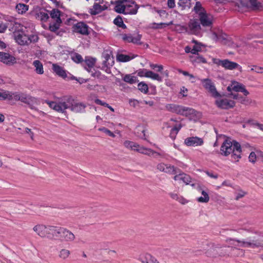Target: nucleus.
Listing matches in <instances>:
<instances>
[{
  "mask_svg": "<svg viewBox=\"0 0 263 263\" xmlns=\"http://www.w3.org/2000/svg\"><path fill=\"white\" fill-rule=\"evenodd\" d=\"M46 102L51 108L62 113L67 109H70L75 113H83L86 107L84 103L75 101L72 96L64 97L58 102L46 101Z\"/></svg>",
  "mask_w": 263,
  "mask_h": 263,
  "instance_id": "nucleus-1",
  "label": "nucleus"
},
{
  "mask_svg": "<svg viewBox=\"0 0 263 263\" xmlns=\"http://www.w3.org/2000/svg\"><path fill=\"white\" fill-rule=\"evenodd\" d=\"M241 147L238 142L233 140L231 141L226 140L220 147V154L224 156L231 154L232 159L238 162L241 158Z\"/></svg>",
  "mask_w": 263,
  "mask_h": 263,
  "instance_id": "nucleus-2",
  "label": "nucleus"
},
{
  "mask_svg": "<svg viewBox=\"0 0 263 263\" xmlns=\"http://www.w3.org/2000/svg\"><path fill=\"white\" fill-rule=\"evenodd\" d=\"M226 241L228 242L230 241H236L238 243L237 246L240 247L251 248L253 249L263 247V239L261 238L256 239L255 237L253 238L250 237L246 240H240L236 239L228 238Z\"/></svg>",
  "mask_w": 263,
  "mask_h": 263,
  "instance_id": "nucleus-3",
  "label": "nucleus"
},
{
  "mask_svg": "<svg viewBox=\"0 0 263 263\" xmlns=\"http://www.w3.org/2000/svg\"><path fill=\"white\" fill-rule=\"evenodd\" d=\"M213 62L218 66H221L225 69L232 70L235 69L241 70V67L237 63L231 61L228 59L220 60L213 59Z\"/></svg>",
  "mask_w": 263,
  "mask_h": 263,
  "instance_id": "nucleus-4",
  "label": "nucleus"
},
{
  "mask_svg": "<svg viewBox=\"0 0 263 263\" xmlns=\"http://www.w3.org/2000/svg\"><path fill=\"white\" fill-rule=\"evenodd\" d=\"M203 87L210 92L214 98L220 97L219 93L217 91L215 86L212 81L210 79L201 80Z\"/></svg>",
  "mask_w": 263,
  "mask_h": 263,
  "instance_id": "nucleus-5",
  "label": "nucleus"
},
{
  "mask_svg": "<svg viewBox=\"0 0 263 263\" xmlns=\"http://www.w3.org/2000/svg\"><path fill=\"white\" fill-rule=\"evenodd\" d=\"M198 20L203 27L211 28L213 24V16L206 12L200 13L198 15Z\"/></svg>",
  "mask_w": 263,
  "mask_h": 263,
  "instance_id": "nucleus-6",
  "label": "nucleus"
},
{
  "mask_svg": "<svg viewBox=\"0 0 263 263\" xmlns=\"http://www.w3.org/2000/svg\"><path fill=\"white\" fill-rule=\"evenodd\" d=\"M157 169L160 172L165 173L170 175H175L178 172V169L170 164L160 163L157 165Z\"/></svg>",
  "mask_w": 263,
  "mask_h": 263,
  "instance_id": "nucleus-7",
  "label": "nucleus"
},
{
  "mask_svg": "<svg viewBox=\"0 0 263 263\" xmlns=\"http://www.w3.org/2000/svg\"><path fill=\"white\" fill-rule=\"evenodd\" d=\"M188 28L190 33L192 34L197 35L201 32V24L197 18L190 20L188 24Z\"/></svg>",
  "mask_w": 263,
  "mask_h": 263,
  "instance_id": "nucleus-8",
  "label": "nucleus"
},
{
  "mask_svg": "<svg viewBox=\"0 0 263 263\" xmlns=\"http://www.w3.org/2000/svg\"><path fill=\"white\" fill-rule=\"evenodd\" d=\"M122 40L126 43H132L135 44L141 45V35L137 34H132L130 33L128 34H122Z\"/></svg>",
  "mask_w": 263,
  "mask_h": 263,
  "instance_id": "nucleus-9",
  "label": "nucleus"
},
{
  "mask_svg": "<svg viewBox=\"0 0 263 263\" xmlns=\"http://www.w3.org/2000/svg\"><path fill=\"white\" fill-rule=\"evenodd\" d=\"M0 62L7 65L11 66L16 63V59L8 52H0Z\"/></svg>",
  "mask_w": 263,
  "mask_h": 263,
  "instance_id": "nucleus-10",
  "label": "nucleus"
},
{
  "mask_svg": "<svg viewBox=\"0 0 263 263\" xmlns=\"http://www.w3.org/2000/svg\"><path fill=\"white\" fill-rule=\"evenodd\" d=\"M73 31L75 33L82 35H88V26L85 23L80 22L74 25L72 27Z\"/></svg>",
  "mask_w": 263,
  "mask_h": 263,
  "instance_id": "nucleus-11",
  "label": "nucleus"
},
{
  "mask_svg": "<svg viewBox=\"0 0 263 263\" xmlns=\"http://www.w3.org/2000/svg\"><path fill=\"white\" fill-rule=\"evenodd\" d=\"M227 89L228 91L232 90L236 92H241L246 96L249 93L243 84L236 81L232 82L231 86H228Z\"/></svg>",
  "mask_w": 263,
  "mask_h": 263,
  "instance_id": "nucleus-12",
  "label": "nucleus"
},
{
  "mask_svg": "<svg viewBox=\"0 0 263 263\" xmlns=\"http://www.w3.org/2000/svg\"><path fill=\"white\" fill-rule=\"evenodd\" d=\"M108 5H106V3L103 4V3H94L92 8L89 9V12L92 15H97L103 11L107 10L108 9Z\"/></svg>",
  "mask_w": 263,
  "mask_h": 263,
  "instance_id": "nucleus-13",
  "label": "nucleus"
},
{
  "mask_svg": "<svg viewBox=\"0 0 263 263\" xmlns=\"http://www.w3.org/2000/svg\"><path fill=\"white\" fill-rule=\"evenodd\" d=\"M215 104L218 107L221 109H229L235 106V102L233 100L227 99L217 100Z\"/></svg>",
  "mask_w": 263,
  "mask_h": 263,
  "instance_id": "nucleus-14",
  "label": "nucleus"
},
{
  "mask_svg": "<svg viewBox=\"0 0 263 263\" xmlns=\"http://www.w3.org/2000/svg\"><path fill=\"white\" fill-rule=\"evenodd\" d=\"M139 6L134 1L128 0L124 14L135 15L138 12Z\"/></svg>",
  "mask_w": 263,
  "mask_h": 263,
  "instance_id": "nucleus-15",
  "label": "nucleus"
},
{
  "mask_svg": "<svg viewBox=\"0 0 263 263\" xmlns=\"http://www.w3.org/2000/svg\"><path fill=\"white\" fill-rule=\"evenodd\" d=\"M184 143L188 146H201L203 144V140L198 137H191L186 138Z\"/></svg>",
  "mask_w": 263,
  "mask_h": 263,
  "instance_id": "nucleus-16",
  "label": "nucleus"
},
{
  "mask_svg": "<svg viewBox=\"0 0 263 263\" xmlns=\"http://www.w3.org/2000/svg\"><path fill=\"white\" fill-rule=\"evenodd\" d=\"M29 39V36L23 32H18L15 33V40L21 45H28Z\"/></svg>",
  "mask_w": 263,
  "mask_h": 263,
  "instance_id": "nucleus-17",
  "label": "nucleus"
},
{
  "mask_svg": "<svg viewBox=\"0 0 263 263\" xmlns=\"http://www.w3.org/2000/svg\"><path fill=\"white\" fill-rule=\"evenodd\" d=\"M173 178L175 181L179 182H182L186 184H190L192 182L191 177L184 173H179V174H176Z\"/></svg>",
  "mask_w": 263,
  "mask_h": 263,
  "instance_id": "nucleus-18",
  "label": "nucleus"
},
{
  "mask_svg": "<svg viewBox=\"0 0 263 263\" xmlns=\"http://www.w3.org/2000/svg\"><path fill=\"white\" fill-rule=\"evenodd\" d=\"M48 226H46L43 224H38L33 228L37 235L42 237H47Z\"/></svg>",
  "mask_w": 263,
  "mask_h": 263,
  "instance_id": "nucleus-19",
  "label": "nucleus"
},
{
  "mask_svg": "<svg viewBox=\"0 0 263 263\" xmlns=\"http://www.w3.org/2000/svg\"><path fill=\"white\" fill-rule=\"evenodd\" d=\"M128 0H117L115 2V10L119 13H125Z\"/></svg>",
  "mask_w": 263,
  "mask_h": 263,
  "instance_id": "nucleus-20",
  "label": "nucleus"
},
{
  "mask_svg": "<svg viewBox=\"0 0 263 263\" xmlns=\"http://www.w3.org/2000/svg\"><path fill=\"white\" fill-rule=\"evenodd\" d=\"M139 260L142 263H159L155 257L149 253H145L140 255Z\"/></svg>",
  "mask_w": 263,
  "mask_h": 263,
  "instance_id": "nucleus-21",
  "label": "nucleus"
},
{
  "mask_svg": "<svg viewBox=\"0 0 263 263\" xmlns=\"http://www.w3.org/2000/svg\"><path fill=\"white\" fill-rule=\"evenodd\" d=\"M182 113V114L181 116H185L190 119H192L194 117L197 116L198 112L192 108L183 106Z\"/></svg>",
  "mask_w": 263,
  "mask_h": 263,
  "instance_id": "nucleus-22",
  "label": "nucleus"
},
{
  "mask_svg": "<svg viewBox=\"0 0 263 263\" xmlns=\"http://www.w3.org/2000/svg\"><path fill=\"white\" fill-rule=\"evenodd\" d=\"M190 62L194 65L201 63L205 64L207 61L203 56L200 54L193 55L190 57Z\"/></svg>",
  "mask_w": 263,
  "mask_h": 263,
  "instance_id": "nucleus-23",
  "label": "nucleus"
},
{
  "mask_svg": "<svg viewBox=\"0 0 263 263\" xmlns=\"http://www.w3.org/2000/svg\"><path fill=\"white\" fill-rule=\"evenodd\" d=\"M52 69L57 75L63 79H65L67 77L66 71L57 64H52Z\"/></svg>",
  "mask_w": 263,
  "mask_h": 263,
  "instance_id": "nucleus-24",
  "label": "nucleus"
},
{
  "mask_svg": "<svg viewBox=\"0 0 263 263\" xmlns=\"http://www.w3.org/2000/svg\"><path fill=\"white\" fill-rule=\"evenodd\" d=\"M76 237L74 234L70 230L65 228L64 233L61 238V240L66 242H72L74 241Z\"/></svg>",
  "mask_w": 263,
  "mask_h": 263,
  "instance_id": "nucleus-25",
  "label": "nucleus"
},
{
  "mask_svg": "<svg viewBox=\"0 0 263 263\" xmlns=\"http://www.w3.org/2000/svg\"><path fill=\"white\" fill-rule=\"evenodd\" d=\"M12 100L21 101L25 103H28V100L26 95L17 92H12Z\"/></svg>",
  "mask_w": 263,
  "mask_h": 263,
  "instance_id": "nucleus-26",
  "label": "nucleus"
},
{
  "mask_svg": "<svg viewBox=\"0 0 263 263\" xmlns=\"http://www.w3.org/2000/svg\"><path fill=\"white\" fill-rule=\"evenodd\" d=\"M96 63V59L92 58H86L84 61V68L88 71L90 72L91 69L92 68Z\"/></svg>",
  "mask_w": 263,
  "mask_h": 263,
  "instance_id": "nucleus-27",
  "label": "nucleus"
},
{
  "mask_svg": "<svg viewBox=\"0 0 263 263\" xmlns=\"http://www.w3.org/2000/svg\"><path fill=\"white\" fill-rule=\"evenodd\" d=\"M137 152L144 155H146L148 156L153 155L154 154H156L157 155L160 156V154L157 152H155L153 149L151 148H145L142 146H140L139 145V147H138L137 149Z\"/></svg>",
  "mask_w": 263,
  "mask_h": 263,
  "instance_id": "nucleus-28",
  "label": "nucleus"
},
{
  "mask_svg": "<svg viewBox=\"0 0 263 263\" xmlns=\"http://www.w3.org/2000/svg\"><path fill=\"white\" fill-rule=\"evenodd\" d=\"M32 65L35 67V71L36 73L39 74L44 73L43 65L40 61L38 60L34 61Z\"/></svg>",
  "mask_w": 263,
  "mask_h": 263,
  "instance_id": "nucleus-29",
  "label": "nucleus"
},
{
  "mask_svg": "<svg viewBox=\"0 0 263 263\" xmlns=\"http://www.w3.org/2000/svg\"><path fill=\"white\" fill-rule=\"evenodd\" d=\"M249 3L253 10L263 11V5L257 0H249Z\"/></svg>",
  "mask_w": 263,
  "mask_h": 263,
  "instance_id": "nucleus-30",
  "label": "nucleus"
},
{
  "mask_svg": "<svg viewBox=\"0 0 263 263\" xmlns=\"http://www.w3.org/2000/svg\"><path fill=\"white\" fill-rule=\"evenodd\" d=\"M59 226H48L47 238H54L57 236V232Z\"/></svg>",
  "mask_w": 263,
  "mask_h": 263,
  "instance_id": "nucleus-31",
  "label": "nucleus"
},
{
  "mask_svg": "<svg viewBox=\"0 0 263 263\" xmlns=\"http://www.w3.org/2000/svg\"><path fill=\"white\" fill-rule=\"evenodd\" d=\"M145 77L150 78L153 80H157L160 82L162 81V78L159 76V74L150 70H148V71L145 72Z\"/></svg>",
  "mask_w": 263,
  "mask_h": 263,
  "instance_id": "nucleus-32",
  "label": "nucleus"
},
{
  "mask_svg": "<svg viewBox=\"0 0 263 263\" xmlns=\"http://www.w3.org/2000/svg\"><path fill=\"white\" fill-rule=\"evenodd\" d=\"M123 145L126 148L136 151H137V148L139 147L138 144L128 140L124 141Z\"/></svg>",
  "mask_w": 263,
  "mask_h": 263,
  "instance_id": "nucleus-33",
  "label": "nucleus"
},
{
  "mask_svg": "<svg viewBox=\"0 0 263 263\" xmlns=\"http://www.w3.org/2000/svg\"><path fill=\"white\" fill-rule=\"evenodd\" d=\"M50 16L53 21H62L61 19V11L58 9H53L50 12Z\"/></svg>",
  "mask_w": 263,
  "mask_h": 263,
  "instance_id": "nucleus-34",
  "label": "nucleus"
},
{
  "mask_svg": "<svg viewBox=\"0 0 263 263\" xmlns=\"http://www.w3.org/2000/svg\"><path fill=\"white\" fill-rule=\"evenodd\" d=\"M62 21H53V22H51L49 26V29L50 31L53 32H56L60 28V27L61 26V24H62Z\"/></svg>",
  "mask_w": 263,
  "mask_h": 263,
  "instance_id": "nucleus-35",
  "label": "nucleus"
},
{
  "mask_svg": "<svg viewBox=\"0 0 263 263\" xmlns=\"http://www.w3.org/2000/svg\"><path fill=\"white\" fill-rule=\"evenodd\" d=\"M11 91L8 90H3L2 92H0V100H9L12 101V95Z\"/></svg>",
  "mask_w": 263,
  "mask_h": 263,
  "instance_id": "nucleus-36",
  "label": "nucleus"
},
{
  "mask_svg": "<svg viewBox=\"0 0 263 263\" xmlns=\"http://www.w3.org/2000/svg\"><path fill=\"white\" fill-rule=\"evenodd\" d=\"M104 58V60L103 62V66L106 67L112 66L114 63L112 58L108 54H106Z\"/></svg>",
  "mask_w": 263,
  "mask_h": 263,
  "instance_id": "nucleus-37",
  "label": "nucleus"
},
{
  "mask_svg": "<svg viewBox=\"0 0 263 263\" xmlns=\"http://www.w3.org/2000/svg\"><path fill=\"white\" fill-rule=\"evenodd\" d=\"M29 8V6L26 4L19 3L16 6V9L19 14L25 13Z\"/></svg>",
  "mask_w": 263,
  "mask_h": 263,
  "instance_id": "nucleus-38",
  "label": "nucleus"
},
{
  "mask_svg": "<svg viewBox=\"0 0 263 263\" xmlns=\"http://www.w3.org/2000/svg\"><path fill=\"white\" fill-rule=\"evenodd\" d=\"M201 194L203 196L197 198V200L200 203H207L209 201L210 197L209 194L204 191H201Z\"/></svg>",
  "mask_w": 263,
  "mask_h": 263,
  "instance_id": "nucleus-39",
  "label": "nucleus"
},
{
  "mask_svg": "<svg viewBox=\"0 0 263 263\" xmlns=\"http://www.w3.org/2000/svg\"><path fill=\"white\" fill-rule=\"evenodd\" d=\"M136 56L130 57L128 55L119 54L117 55V59L120 62H127L133 59Z\"/></svg>",
  "mask_w": 263,
  "mask_h": 263,
  "instance_id": "nucleus-40",
  "label": "nucleus"
},
{
  "mask_svg": "<svg viewBox=\"0 0 263 263\" xmlns=\"http://www.w3.org/2000/svg\"><path fill=\"white\" fill-rule=\"evenodd\" d=\"M70 255V251L66 249H62L59 252V257L63 260L67 259Z\"/></svg>",
  "mask_w": 263,
  "mask_h": 263,
  "instance_id": "nucleus-41",
  "label": "nucleus"
},
{
  "mask_svg": "<svg viewBox=\"0 0 263 263\" xmlns=\"http://www.w3.org/2000/svg\"><path fill=\"white\" fill-rule=\"evenodd\" d=\"M182 126L181 123L175 125L171 130L170 135L172 138L175 137Z\"/></svg>",
  "mask_w": 263,
  "mask_h": 263,
  "instance_id": "nucleus-42",
  "label": "nucleus"
},
{
  "mask_svg": "<svg viewBox=\"0 0 263 263\" xmlns=\"http://www.w3.org/2000/svg\"><path fill=\"white\" fill-rule=\"evenodd\" d=\"M194 10L195 13L198 14V15H199L200 13H204L206 12L205 10L202 7V5L199 2H197L196 3Z\"/></svg>",
  "mask_w": 263,
  "mask_h": 263,
  "instance_id": "nucleus-43",
  "label": "nucleus"
},
{
  "mask_svg": "<svg viewBox=\"0 0 263 263\" xmlns=\"http://www.w3.org/2000/svg\"><path fill=\"white\" fill-rule=\"evenodd\" d=\"M114 23L119 27H121L124 29L126 28V26L124 24L122 17L119 16L114 19Z\"/></svg>",
  "mask_w": 263,
  "mask_h": 263,
  "instance_id": "nucleus-44",
  "label": "nucleus"
},
{
  "mask_svg": "<svg viewBox=\"0 0 263 263\" xmlns=\"http://www.w3.org/2000/svg\"><path fill=\"white\" fill-rule=\"evenodd\" d=\"M190 0H179L178 5L181 8V10H184L186 7L190 8Z\"/></svg>",
  "mask_w": 263,
  "mask_h": 263,
  "instance_id": "nucleus-45",
  "label": "nucleus"
},
{
  "mask_svg": "<svg viewBox=\"0 0 263 263\" xmlns=\"http://www.w3.org/2000/svg\"><path fill=\"white\" fill-rule=\"evenodd\" d=\"M138 89L140 90L142 92L144 93H147L148 90V87L146 84L140 82L138 84Z\"/></svg>",
  "mask_w": 263,
  "mask_h": 263,
  "instance_id": "nucleus-46",
  "label": "nucleus"
},
{
  "mask_svg": "<svg viewBox=\"0 0 263 263\" xmlns=\"http://www.w3.org/2000/svg\"><path fill=\"white\" fill-rule=\"evenodd\" d=\"M123 79L125 82L129 84H134L136 82V78L130 74H126Z\"/></svg>",
  "mask_w": 263,
  "mask_h": 263,
  "instance_id": "nucleus-47",
  "label": "nucleus"
},
{
  "mask_svg": "<svg viewBox=\"0 0 263 263\" xmlns=\"http://www.w3.org/2000/svg\"><path fill=\"white\" fill-rule=\"evenodd\" d=\"M177 107H178V105L174 104H168L165 106L167 110L173 113H175Z\"/></svg>",
  "mask_w": 263,
  "mask_h": 263,
  "instance_id": "nucleus-48",
  "label": "nucleus"
},
{
  "mask_svg": "<svg viewBox=\"0 0 263 263\" xmlns=\"http://www.w3.org/2000/svg\"><path fill=\"white\" fill-rule=\"evenodd\" d=\"M212 39L215 41H218L222 39H225V37L222 34H220L216 33L215 32H213L212 33Z\"/></svg>",
  "mask_w": 263,
  "mask_h": 263,
  "instance_id": "nucleus-49",
  "label": "nucleus"
},
{
  "mask_svg": "<svg viewBox=\"0 0 263 263\" xmlns=\"http://www.w3.org/2000/svg\"><path fill=\"white\" fill-rule=\"evenodd\" d=\"M72 60L77 63H81L83 61L82 57L78 53H76L73 56H72Z\"/></svg>",
  "mask_w": 263,
  "mask_h": 263,
  "instance_id": "nucleus-50",
  "label": "nucleus"
},
{
  "mask_svg": "<svg viewBox=\"0 0 263 263\" xmlns=\"http://www.w3.org/2000/svg\"><path fill=\"white\" fill-rule=\"evenodd\" d=\"M150 67L152 69L156 70L157 72H161L163 69V66L162 65L151 64Z\"/></svg>",
  "mask_w": 263,
  "mask_h": 263,
  "instance_id": "nucleus-51",
  "label": "nucleus"
},
{
  "mask_svg": "<svg viewBox=\"0 0 263 263\" xmlns=\"http://www.w3.org/2000/svg\"><path fill=\"white\" fill-rule=\"evenodd\" d=\"M65 229V228L59 227L57 232V236L55 238L61 239V237L64 233Z\"/></svg>",
  "mask_w": 263,
  "mask_h": 263,
  "instance_id": "nucleus-52",
  "label": "nucleus"
},
{
  "mask_svg": "<svg viewBox=\"0 0 263 263\" xmlns=\"http://www.w3.org/2000/svg\"><path fill=\"white\" fill-rule=\"evenodd\" d=\"M99 130L105 133V134H106L107 135H108V136H109L111 137H115V134L112 132H111L110 130L108 129L107 128H106L104 127L100 128Z\"/></svg>",
  "mask_w": 263,
  "mask_h": 263,
  "instance_id": "nucleus-53",
  "label": "nucleus"
},
{
  "mask_svg": "<svg viewBox=\"0 0 263 263\" xmlns=\"http://www.w3.org/2000/svg\"><path fill=\"white\" fill-rule=\"evenodd\" d=\"M249 161L251 163H254L256 161V155L254 152H252L249 156Z\"/></svg>",
  "mask_w": 263,
  "mask_h": 263,
  "instance_id": "nucleus-54",
  "label": "nucleus"
},
{
  "mask_svg": "<svg viewBox=\"0 0 263 263\" xmlns=\"http://www.w3.org/2000/svg\"><path fill=\"white\" fill-rule=\"evenodd\" d=\"M251 71H254L257 73H263V67L254 66L251 69Z\"/></svg>",
  "mask_w": 263,
  "mask_h": 263,
  "instance_id": "nucleus-55",
  "label": "nucleus"
},
{
  "mask_svg": "<svg viewBox=\"0 0 263 263\" xmlns=\"http://www.w3.org/2000/svg\"><path fill=\"white\" fill-rule=\"evenodd\" d=\"M28 44L31 42H36L38 41L39 37L36 35H31L29 36Z\"/></svg>",
  "mask_w": 263,
  "mask_h": 263,
  "instance_id": "nucleus-56",
  "label": "nucleus"
},
{
  "mask_svg": "<svg viewBox=\"0 0 263 263\" xmlns=\"http://www.w3.org/2000/svg\"><path fill=\"white\" fill-rule=\"evenodd\" d=\"M178 72L180 73H182L183 75H184L185 76H189L190 79L195 78L193 74L189 73V72L186 71H183L181 69H179Z\"/></svg>",
  "mask_w": 263,
  "mask_h": 263,
  "instance_id": "nucleus-57",
  "label": "nucleus"
},
{
  "mask_svg": "<svg viewBox=\"0 0 263 263\" xmlns=\"http://www.w3.org/2000/svg\"><path fill=\"white\" fill-rule=\"evenodd\" d=\"M200 50V48L197 46H194L191 50V53L193 55L199 54L198 52Z\"/></svg>",
  "mask_w": 263,
  "mask_h": 263,
  "instance_id": "nucleus-58",
  "label": "nucleus"
},
{
  "mask_svg": "<svg viewBox=\"0 0 263 263\" xmlns=\"http://www.w3.org/2000/svg\"><path fill=\"white\" fill-rule=\"evenodd\" d=\"M41 19L43 21H46L49 18V16L47 13L41 12L40 13Z\"/></svg>",
  "mask_w": 263,
  "mask_h": 263,
  "instance_id": "nucleus-59",
  "label": "nucleus"
},
{
  "mask_svg": "<svg viewBox=\"0 0 263 263\" xmlns=\"http://www.w3.org/2000/svg\"><path fill=\"white\" fill-rule=\"evenodd\" d=\"M205 173L206 174L210 177L212 178H214V179H217L218 177V174H214L213 172H209V171H206L205 172Z\"/></svg>",
  "mask_w": 263,
  "mask_h": 263,
  "instance_id": "nucleus-60",
  "label": "nucleus"
},
{
  "mask_svg": "<svg viewBox=\"0 0 263 263\" xmlns=\"http://www.w3.org/2000/svg\"><path fill=\"white\" fill-rule=\"evenodd\" d=\"M183 106L178 105V107L176 108L175 113L178 115H181L182 114V110Z\"/></svg>",
  "mask_w": 263,
  "mask_h": 263,
  "instance_id": "nucleus-61",
  "label": "nucleus"
},
{
  "mask_svg": "<svg viewBox=\"0 0 263 263\" xmlns=\"http://www.w3.org/2000/svg\"><path fill=\"white\" fill-rule=\"evenodd\" d=\"M95 102L96 104L102 105V106H104L105 107L108 106V104H107L106 102H103L102 101H101V100L98 99H96Z\"/></svg>",
  "mask_w": 263,
  "mask_h": 263,
  "instance_id": "nucleus-62",
  "label": "nucleus"
},
{
  "mask_svg": "<svg viewBox=\"0 0 263 263\" xmlns=\"http://www.w3.org/2000/svg\"><path fill=\"white\" fill-rule=\"evenodd\" d=\"M167 6L170 8H173L175 7V0H167Z\"/></svg>",
  "mask_w": 263,
  "mask_h": 263,
  "instance_id": "nucleus-63",
  "label": "nucleus"
},
{
  "mask_svg": "<svg viewBox=\"0 0 263 263\" xmlns=\"http://www.w3.org/2000/svg\"><path fill=\"white\" fill-rule=\"evenodd\" d=\"M7 28V25L3 23H0V33L4 32Z\"/></svg>",
  "mask_w": 263,
  "mask_h": 263,
  "instance_id": "nucleus-64",
  "label": "nucleus"
}]
</instances>
